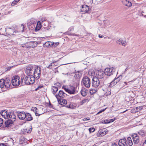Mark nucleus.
Instances as JSON below:
<instances>
[{"mask_svg":"<svg viewBox=\"0 0 146 146\" xmlns=\"http://www.w3.org/2000/svg\"><path fill=\"white\" fill-rule=\"evenodd\" d=\"M72 36H76V35H75L74 34H72Z\"/></svg>","mask_w":146,"mask_h":146,"instance_id":"obj_64","label":"nucleus"},{"mask_svg":"<svg viewBox=\"0 0 146 146\" xmlns=\"http://www.w3.org/2000/svg\"><path fill=\"white\" fill-rule=\"evenodd\" d=\"M50 43L49 42H47L45 43L44 45L47 47H50V46L51 45L50 44Z\"/></svg>","mask_w":146,"mask_h":146,"instance_id":"obj_40","label":"nucleus"},{"mask_svg":"<svg viewBox=\"0 0 146 146\" xmlns=\"http://www.w3.org/2000/svg\"><path fill=\"white\" fill-rule=\"evenodd\" d=\"M37 21L36 20L33 18H31L29 20V22L27 23L28 26H30L33 25L34 27H35V25H36Z\"/></svg>","mask_w":146,"mask_h":146,"instance_id":"obj_19","label":"nucleus"},{"mask_svg":"<svg viewBox=\"0 0 146 146\" xmlns=\"http://www.w3.org/2000/svg\"><path fill=\"white\" fill-rule=\"evenodd\" d=\"M3 122V119L0 118V127L2 125Z\"/></svg>","mask_w":146,"mask_h":146,"instance_id":"obj_44","label":"nucleus"},{"mask_svg":"<svg viewBox=\"0 0 146 146\" xmlns=\"http://www.w3.org/2000/svg\"><path fill=\"white\" fill-rule=\"evenodd\" d=\"M122 2L123 5L128 7H130L132 5V4L131 2L126 0H123Z\"/></svg>","mask_w":146,"mask_h":146,"instance_id":"obj_21","label":"nucleus"},{"mask_svg":"<svg viewBox=\"0 0 146 146\" xmlns=\"http://www.w3.org/2000/svg\"><path fill=\"white\" fill-rule=\"evenodd\" d=\"M67 108L70 109H74L75 106L73 105L72 103H70L68 104L66 106Z\"/></svg>","mask_w":146,"mask_h":146,"instance_id":"obj_31","label":"nucleus"},{"mask_svg":"<svg viewBox=\"0 0 146 146\" xmlns=\"http://www.w3.org/2000/svg\"><path fill=\"white\" fill-rule=\"evenodd\" d=\"M26 120L28 121H31L33 119V117L29 113H27L25 118Z\"/></svg>","mask_w":146,"mask_h":146,"instance_id":"obj_28","label":"nucleus"},{"mask_svg":"<svg viewBox=\"0 0 146 146\" xmlns=\"http://www.w3.org/2000/svg\"><path fill=\"white\" fill-rule=\"evenodd\" d=\"M11 67H7L6 68V69H7L6 70L7 71V70H10V69H11Z\"/></svg>","mask_w":146,"mask_h":146,"instance_id":"obj_56","label":"nucleus"},{"mask_svg":"<svg viewBox=\"0 0 146 146\" xmlns=\"http://www.w3.org/2000/svg\"><path fill=\"white\" fill-rule=\"evenodd\" d=\"M83 121H87L90 120V119L89 117L85 118L83 119Z\"/></svg>","mask_w":146,"mask_h":146,"instance_id":"obj_52","label":"nucleus"},{"mask_svg":"<svg viewBox=\"0 0 146 146\" xmlns=\"http://www.w3.org/2000/svg\"><path fill=\"white\" fill-rule=\"evenodd\" d=\"M52 64H51V63L49 65H48L47 66H46V68H49V69H51L52 68Z\"/></svg>","mask_w":146,"mask_h":146,"instance_id":"obj_46","label":"nucleus"},{"mask_svg":"<svg viewBox=\"0 0 146 146\" xmlns=\"http://www.w3.org/2000/svg\"><path fill=\"white\" fill-rule=\"evenodd\" d=\"M115 80V82L116 84L120 80L119 79V77H118L117 78H115L114 79Z\"/></svg>","mask_w":146,"mask_h":146,"instance_id":"obj_42","label":"nucleus"},{"mask_svg":"<svg viewBox=\"0 0 146 146\" xmlns=\"http://www.w3.org/2000/svg\"><path fill=\"white\" fill-rule=\"evenodd\" d=\"M58 90V87L54 86H52V92L54 95H55V94L56 93Z\"/></svg>","mask_w":146,"mask_h":146,"instance_id":"obj_25","label":"nucleus"},{"mask_svg":"<svg viewBox=\"0 0 146 146\" xmlns=\"http://www.w3.org/2000/svg\"><path fill=\"white\" fill-rule=\"evenodd\" d=\"M118 144L119 146H127V140L125 139H120L118 142Z\"/></svg>","mask_w":146,"mask_h":146,"instance_id":"obj_18","label":"nucleus"},{"mask_svg":"<svg viewBox=\"0 0 146 146\" xmlns=\"http://www.w3.org/2000/svg\"><path fill=\"white\" fill-rule=\"evenodd\" d=\"M5 29L6 32H8L7 33L9 35L12 34L13 30L11 28L7 27Z\"/></svg>","mask_w":146,"mask_h":146,"instance_id":"obj_29","label":"nucleus"},{"mask_svg":"<svg viewBox=\"0 0 146 146\" xmlns=\"http://www.w3.org/2000/svg\"><path fill=\"white\" fill-rule=\"evenodd\" d=\"M43 87V86H39L38 87H37L35 90L36 91V90H39L40 89H41V88H42Z\"/></svg>","mask_w":146,"mask_h":146,"instance_id":"obj_48","label":"nucleus"},{"mask_svg":"<svg viewBox=\"0 0 146 146\" xmlns=\"http://www.w3.org/2000/svg\"><path fill=\"white\" fill-rule=\"evenodd\" d=\"M82 75V73L81 72L79 71H78L77 72H75L74 77L75 79L79 80L81 77Z\"/></svg>","mask_w":146,"mask_h":146,"instance_id":"obj_22","label":"nucleus"},{"mask_svg":"<svg viewBox=\"0 0 146 146\" xmlns=\"http://www.w3.org/2000/svg\"><path fill=\"white\" fill-rule=\"evenodd\" d=\"M115 119L114 118V119H110L109 120V121H110V123H111V122H113V121H114Z\"/></svg>","mask_w":146,"mask_h":146,"instance_id":"obj_54","label":"nucleus"},{"mask_svg":"<svg viewBox=\"0 0 146 146\" xmlns=\"http://www.w3.org/2000/svg\"><path fill=\"white\" fill-rule=\"evenodd\" d=\"M115 69L113 67L107 68L105 69L106 75L110 76L112 75L115 72Z\"/></svg>","mask_w":146,"mask_h":146,"instance_id":"obj_8","label":"nucleus"},{"mask_svg":"<svg viewBox=\"0 0 146 146\" xmlns=\"http://www.w3.org/2000/svg\"><path fill=\"white\" fill-rule=\"evenodd\" d=\"M89 10V7L88 6L85 5H83L82 6L81 9V12L83 13H87Z\"/></svg>","mask_w":146,"mask_h":146,"instance_id":"obj_15","label":"nucleus"},{"mask_svg":"<svg viewBox=\"0 0 146 146\" xmlns=\"http://www.w3.org/2000/svg\"><path fill=\"white\" fill-rule=\"evenodd\" d=\"M57 100L58 103L61 105L65 106L67 103V100L63 98L58 99Z\"/></svg>","mask_w":146,"mask_h":146,"instance_id":"obj_20","label":"nucleus"},{"mask_svg":"<svg viewBox=\"0 0 146 146\" xmlns=\"http://www.w3.org/2000/svg\"><path fill=\"white\" fill-rule=\"evenodd\" d=\"M116 84L115 82V80H113L110 83V84L109 85V86L110 87H112L113 86H114Z\"/></svg>","mask_w":146,"mask_h":146,"instance_id":"obj_37","label":"nucleus"},{"mask_svg":"<svg viewBox=\"0 0 146 146\" xmlns=\"http://www.w3.org/2000/svg\"><path fill=\"white\" fill-rule=\"evenodd\" d=\"M111 146H118L116 143H112V144Z\"/></svg>","mask_w":146,"mask_h":146,"instance_id":"obj_55","label":"nucleus"},{"mask_svg":"<svg viewBox=\"0 0 146 146\" xmlns=\"http://www.w3.org/2000/svg\"><path fill=\"white\" fill-rule=\"evenodd\" d=\"M98 90L97 89L91 88L90 90V94L91 95H93L97 92Z\"/></svg>","mask_w":146,"mask_h":146,"instance_id":"obj_30","label":"nucleus"},{"mask_svg":"<svg viewBox=\"0 0 146 146\" xmlns=\"http://www.w3.org/2000/svg\"><path fill=\"white\" fill-rule=\"evenodd\" d=\"M142 146H146V140L145 141V142L144 143Z\"/></svg>","mask_w":146,"mask_h":146,"instance_id":"obj_57","label":"nucleus"},{"mask_svg":"<svg viewBox=\"0 0 146 146\" xmlns=\"http://www.w3.org/2000/svg\"><path fill=\"white\" fill-rule=\"evenodd\" d=\"M82 83L86 87L90 88L91 85L90 80L87 76L84 77L82 81Z\"/></svg>","mask_w":146,"mask_h":146,"instance_id":"obj_6","label":"nucleus"},{"mask_svg":"<svg viewBox=\"0 0 146 146\" xmlns=\"http://www.w3.org/2000/svg\"><path fill=\"white\" fill-rule=\"evenodd\" d=\"M20 78L19 76H13L12 78L11 81V83L12 85L15 86H19L21 83V81Z\"/></svg>","mask_w":146,"mask_h":146,"instance_id":"obj_5","label":"nucleus"},{"mask_svg":"<svg viewBox=\"0 0 146 146\" xmlns=\"http://www.w3.org/2000/svg\"><path fill=\"white\" fill-rule=\"evenodd\" d=\"M31 110L33 111L35 113L36 116H39L41 114H39L38 113V109L35 107H33L31 108Z\"/></svg>","mask_w":146,"mask_h":146,"instance_id":"obj_27","label":"nucleus"},{"mask_svg":"<svg viewBox=\"0 0 146 146\" xmlns=\"http://www.w3.org/2000/svg\"><path fill=\"white\" fill-rule=\"evenodd\" d=\"M11 85L10 80L8 78L4 79H1L0 80V87L1 88H4L8 89L10 88Z\"/></svg>","mask_w":146,"mask_h":146,"instance_id":"obj_1","label":"nucleus"},{"mask_svg":"<svg viewBox=\"0 0 146 146\" xmlns=\"http://www.w3.org/2000/svg\"><path fill=\"white\" fill-rule=\"evenodd\" d=\"M32 130V128H28L25 129V133H30L31 132V131Z\"/></svg>","mask_w":146,"mask_h":146,"instance_id":"obj_33","label":"nucleus"},{"mask_svg":"<svg viewBox=\"0 0 146 146\" xmlns=\"http://www.w3.org/2000/svg\"><path fill=\"white\" fill-rule=\"evenodd\" d=\"M20 0H14L11 3V5L14 6L17 4V3Z\"/></svg>","mask_w":146,"mask_h":146,"instance_id":"obj_34","label":"nucleus"},{"mask_svg":"<svg viewBox=\"0 0 146 146\" xmlns=\"http://www.w3.org/2000/svg\"><path fill=\"white\" fill-rule=\"evenodd\" d=\"M98 36L99 38H102L104 37V36L103 35H99Z\"/></svg>","mask_w":146,"mask_h":146,"instance_id":"obj_59","label":"nucleus"},{"mask_svg":"<svg viewBox=\"0 0 146 146\" xmlns=\"http://www.w3.org/2000/svg\"><path fill=\"white\" fill-rule=\"evenodd\" d=\"M96 74L98 78H103L105 76V73L104 70L103 71L102 70H99L97 71L96 72Z\"/></svg>","mask_w":146,"mask_h":146,"instance_id":"obj_12","label":"nucleus"},{"mask_svg":"<svg viewBox=\"0 0 146 146\" xmlns=\"http://www.w3.org/2000/svg\"><path fill=\"white\" fill-rule=\"evenodd\" d=\"M142 15L144 17H146V15H144L142 14Z\"/></svg>","mask_w":146,"mask_h":146,"instance_id":"obj_62","label":"nucleus"},{"mask_svg":"<svg viewBox=\"0 0 146 146\" xmlns=\"http://www.w3.org/2000/svg\"><path fill=\"white\" fill-rule=\"evenodd\" d=\"M89 101L88 98H85L81 101L80 102V104L81 105H83L84 104L88 102Z\"/></svg>","mask_w":146,"mask_h":146,"instance_id":"obj_32","label":"nucleus"},{"mask_svg":"<svg viewBox=\"0 0 146 146\" xmlns=\"http://www.w3.org/2000/svg\"><path fill=\"white\" fill-rule=\"evenodd\" d=\"M20 28L22 29L21 30V32H24L25 29L24 25L23 24H22L20 27Z\"/></svg>","mask_w":146,"mask_h":146,"instance_id":"obj_43","label":"nucleus"},{"mask_svg":"<svg viewBox=\"0 0 146 146\" xmlns=\"http://www.w3.org/2000/svg\"><path fill=\"white\" fill-rule=\"evenodd\" d=\"M100 81L98 78L94 77L92 80V85L93 87L97 88L99 86Z\"/></svg>","mask_w":146,"mask_h":146,"instance_id":"obj_11","label":"nucleus"},{"mask_svg":"<svg viewBox=\"0 0 146 146\" xmlns=\"http://www.w3.org/2000/svg\"><path fill=\"white\" fill-rule=\"evenodd\" d=\"M64 89L66 92L70 94H75L77 92V91L76 90V87L75 86H70L69 89L66 88H64Z\"/></svg>","mask_w":146,"mask_h":146,"instance_id":"obj_9","label":"nucleus"},{"mask_svg":"<svg viewBox=\"0 0 146 146\" xmlns=\"http://www.w3.org/2000/svg\"><path fill=\"white\" fill-rule=\"evenodd\" d=\"M106 109H104L101 110H100L98 112V114L104 111L105 110H106Z\"/></svg>","mask_w":146,"mask_h":146,"instance_id":"obj_53","label":"nucleus"},{"mask_svg":"<svg viewBox=\"0 0 146 146\" xmlns=\"http://www.w3.org/2000/svg\"><path fill=\"white\" fill-rule=\"evenodd\" d=\"M127 146H132V145L133 143L131 137H128L127 138Z\"/></svg>","mask_w":146,"mask_h":146,"instance_id":"obj_24","label":"nucleus"},{"mask_svg":"<svg viewBox=\"0 0 146 146\" xmlns=\"http://www.w3.org/2000/svg\"><path fill=\"white\" fill-rule=\"evenodd\" d=\"M10 116L11 117L7 119H8L5 122V126L6 127H9L12 126L14 122L15 121L16 116L15 115L12 114Z\"/></svg>","mask_w":146,"mask_h":146,"instance_id":"obj_3","label":"nucleus"},{"mask_svg":"<svg viewBox=\"0 0 146 146\" xmlns=\"http://www.w3.org/2000/svg\"><path fill=\"white\" fill-rule=\"evenodd\" d=\"M140 107H136L135 108L136 109V110H137L135 111V112H137L138 111H139L140 110ZM140 108L141 109V107H140Z\"/></svg>","mask_w":146,"mask_h":146,"instance_id":"obj_49","label":"nucleus"},{"mask_svg":"<svg viewBox=\"0 0 146 146\" xmlns=\"http://www.w3.org/2000/svg\"><path fill=\"white\" fill-rule=\"evenodd\" d=\"M131 137L135 144H138L139 141V138L138 135L136 133H133Z\"/></svg>","mask_w":146,"mask_h":146,"instance_id":"obj_14","label":"nucleus"},{"mask_svg":"<svg viewBox=\"0 0 146 146\" xmlns=\"http://www.w3.org/2000/svg\"><path fill=\"white\" fill-rule=\"evenodd\" d=\"M0 146H6L3 143H1L0 144Z\"/></svg>","mask_w":146,"mask_h":146,"instance_id":"obj_60","label":"nucleus"},{"mask_svg":"<svg viewBox=\"0 0 146 146\" xmlns=\"http://www.w3.org/2000/svg\"><path fill=\"white\" fill-rule=\"evenodd\" d=\"M106 122H105V124L110 123L109 120H106Z\"/></svg>","mask_w":146,"mask_h":146,"instance_id":"obj_58","label":"nucleus"},{"mask_svg":"<svg viewBox=\"0 0 146 146\" xmlns=\"http://www.w3.org/2000/svg\"><path fill=\"white\" fill-rule=\"evenodd\" d=\"M121 38H120L119 40L117 41L116 43L118 44H121Z\"/></svg>","mask_w":146,"mask_h":146,"instance_id":"obj_45","label":"nucleus"},{"mask_svg":"<svg viewBox=\"0 0 146 146\" xmlns=\"http://www.w3.org/2000/svg\"><path fill=\"white\" fill-rule=\"evenodd\" d=\"M51 26H48V27H44V30H43V32H45L47 31H48L49 29H50V27H51Z\"/></svg>","mask_w":146,"mask_h":146,"instance_id":"obj_38","label":"nucleus"},{"mask_svg":"<svg viewBox=\"0 0 146 146\" xmlns=\"http://www.w3.org/2000/svg\"><path fill=\"white\" fill-rule=\"evenodd\" d=\"M36 25V27L35 28V31H37L40 30L41 27V25L40 24V22L38 21L36 25Z\"/></svg>","mask_w":146,"mask_h":146,"instance_id":"obj_26","label":"nucleus"},{"mask_svg":"<svg viewBox=\"0 0 146 146\" xmlns=\"http://www.w3.org/2000/svg\"><path fill=\"white\" fill-rule=\"evenodd\" d=\"M2 15L1 13H0V20L1 19L2 17Z\"/></svg>","mask_w":146,"mask_h":146,"instance_id":"obj_61","label":"nucleus"},{"mask_svg":"<svg viewBox=\"0 0 146 146\" xmlns=\"http://www.w3.org/2000/svg\"><path fill=\"white\" fill-rule=\"evenodd\" d=\"M1 114L2 117L5 119L10 118L12 114L15 115L14 113L13 112H8L6 110L2 111H1Z\"/></svg>","mask_w":146,"mask_h":146,"instance_id":"obj_10","label":"nucleus"},{"mask_svg":"<svg viewBox=\"0 0 146 146\" xmlns=\"http://www.w3.org/2000/svg\"><path fill=\"white\" fill-rule=\"evenodd\" d=\"M21 84H23L24 83L25 84L29 85L33 84L35 81V78L33 76V75H28L25 78H21Z\"/></svg>","mask_w":146,"mask_h":146,"instance_id":"obj_2","label":"nucleus"},{"mask_svg":"<svg viewBox=\"0 0 146 146\" xmlns=\"http://www.w3.org/2000/svg\"><path fill=\"white\" fill-rule=\"evenodd\" d=\"M81 95L83 96H86L87 94V90L85 88H82L81 91Z\"/></svg>","mask_w":146,"mask_h":146,"instance_id":"obj_23","label":"nucleus"},{"mask_svg":"<svg viewBox=\"0 0 146 146\" xmlns=\"http://www.w3.org/2000/svg\"><path fill=\"white\" fill-rule=\"evenodd\" d=\"M132 82H133V81H131L127 83L126 82H125V83L126 85H128V84H130L131 83H132Z\"/></svg>","mask_w":146,"mask_h":146,"instance_id":"obj_51","label":"nucleus"},{"mask_svg":"<svg viewBox=\"0 0 146 146\" xmlns=\"http://www.w3.org/2000/svg\"><path fill=\"white\" fill-rule=\"evenodd\" d=\"M37 66L35 65L30 64L27 67L25 70L26 73L28 75H33V74Z\"/></svg>","mask_w":146,"mask_h":146,"instance_id":"obj_4","label":"nucleus"},{"mask_svg":"<svg viewBox=\"0 0 146 146\" xmlns=\"http://www.w3.org/2000/svg\"><path fill=\"white\" fill-rule=\"evenodd\" d=\"M41 21L42 22H43V21H46V18L45 17H43L41 18Z\"/></svg>","mask_w":146,"mask_h":146,"instance_id":"obj_50","label":"nucleus"},{"mask_svg":"<svg viewBox=\"0 0 146 146\" xmlns=\"http://www.w3.org/2000/svg\"><path fill=\"white\" fill-rule=\"evenodd\" d=\"M41 68L39 66H37V67L35 68V70L33 73V76L34 77L35 79V78L38 79H39L40 76Z\"/></svg>","mask_w":146,"mask_h":146,"instance_id":"obj_7","label":"nucleus"},{"mask_svg":"<svg viewBox=\"0 0 146 146\" xmlns=\"http://www.w3.org/2000/svg\"><path fill=\"white\" fill-rule=\"evenodd\" d=\"M57 61H55L54 62L51 63L52 66V67H54L55 66H57Z\"/></svg>","mask_w":146,"mask_h":146,"instance_id":"obj_39","label":"nucleus"},{"mask_svg":"<svg viewBox=\"0 0 146 146\" xmlns=\"http://www.w3.org/2000/svg\"><path fill=\"white\" fill-rule=\"evenodd\" d=\"M135 110L134 109V110H133V109H132V110H131V112H133H133H134V111H133V110Z\"/></svg>","mask_w":146,"mask_h":146,"instance_id":"obj_63","label":"nucleus"},{"mask_svg":"<svg viewBox=\"0 0 146 146\" xmlns=\"http://www.w3.org/2000/svg\"><path fill=\"white\" fill-rule=\"evenodd\" d=\"M121 45L123 46H125L127 44V42L126 40H124L121 38Z\"/></svg>","mask_w":146,"mask_h":146,"instance_id":"obj_36","label":"nucleus"},{"mask_svg":"<svg viewBox=\"0 0 146 146\" xmlns=\"http://www.w3.org/2000/svg\"><path fill=\"white\" fill-rule=\"evenodd\" d=\"M67 96V94L64 93L62 90H60L58 94H57L55 95V96L57 99V100H58V99H60H60L66 97Z\"/></svg>","mask_w":146,"mask_h":146,"instance_id":"obj_13","label":"nucleus"},{"mask_svg":"<svg viewBox=\"0 0 146 146\" xmlns=\"http://www.w3.org/2000/svg\"><path fill=\"white\" fill-rule=\"evenodd\" d=\"M21 46L23 47L27 48V45H26V43L25 44H21Z\"/></svg>","mask_w":146,"mask_h":146,"instance_id":"obj_47","label":"nucleus"},{"mask_svg":"<svg viewBox=\"0 0 146 146\" xmlns=\"http://www.w3.org/2000/svg\"><path fill=\"white\" fill-rule=\"evenodd\" d=\"M26 114L24 111L18 112L17 115L19 118L21 120L24 119L26 117Z\"/></svg>","mask_w":146,"mask_h":146,"instance_id":"obj_17","label":"nucleus"},{"mask_svg":"<svg viewBox=\"0 0 146 146\" xmlns=\"http://www.w3.org/2000/svg\"><path fill=\"white\" fill-rule=\"evenodd\" d=\"M90 133H92L95 131V129L94 128H90L88 129Z\"/></svg>","mask_w":146,"mask_h":146,"instance_id":"obj_41","label":"nucleus"},{"mask_svg":"<svg viewBox=\"0 0 146 146\" xmlns=\"http://www.w3.org/2000/svg\"><path fill=\"white\" fill-rule=\"evenodd\" d=\"M138 133L141 136L143 137L145 136L144 131L143 130H140L139 131Z\"/></svg>","mask_w":146,"mask_h":146,"instance_id":"obj_35","label":"nucleus"},{"mask_svg":"<svg viewBox=\"0 0 146 146\" xmlns=\"http://www.w3.org/2000/svg\"><path fill=\"white\" fill-rule=\"evenodd\" d=\"M26 45H27V48H33L36 46L37 45L36 42L34 41L27 42Z\"/></svg>","mask_w":146,"mask_h":146,"instance_id":"obj_16","label":"nucleus"}]
</instances>
